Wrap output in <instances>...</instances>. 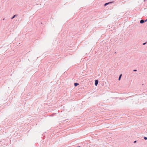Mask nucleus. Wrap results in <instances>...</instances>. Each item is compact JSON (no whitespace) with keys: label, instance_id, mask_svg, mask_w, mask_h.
I'll return each instance as SVG.
<instances>
[{"label":"nucleus","instance_id":"1","mask_svg":"<svg viewBox=\"0 0 147 147\" xmlns=\"http://www.w3.org/2000/svg\"><path fill=\"white\" fill-rule=\"evenodd\" d=\"M98 83V81L97 80H96L95 81V85L96 86H97Z\"/></svg>","mask_w":147,"mask_h":147},{"label":"nucleus","instance_id":"2","mask_svg":"<svg viewBox=\"0 0 147 147\" xmlns=\"http://www.w3.org/2000/svg\"><path fill=\"white\" fill-rule=\"evenodd\" d=\"M145 22L143 20H141L140 21V23L142 24L144 23Z\"/></svg>","mask_w":147,"mask_h":147},{"label":"nucleus","instance_id":"3","mask_svg":"<svg viewBox=\"0 0 147 147\" xmlns=\"http://www.w3.org/2000/svg\"><path fill=\"white\" fill-rule=\"evenodd\" d=\"M79 84L77 83H75L74 84V86H77L79 85Z\"/></svg>","mask_w":147,"mask_h":147},{"label":"nucleus","instance_id":"4","mask_svg":"<svg viewBox=\"0 0 147 147\" xmlns=\"http://www.w3.org/2000/svg\"><path fill=\"white\" fill-rule=\"evenodd\" d=\"M112 3V2H109V3H106L105 4V6L106 5H108V4H109V3Z\"/></svg>","mask_w":147,"mask_h":147},{"label":"nucleus","instance_id":"5","mask_svg":"<svg viewBox=\"0 0 147 147\" xmlns=\"http://www.w3.org/2000/svg\"><path fill=\"white\" fill-rule=\"evenodd\" d=\"M121 75L120 76H119V80H120V78H121Z\"/></svg>","mask_w":147,"mask_h":147},{"label":"nucleus","instance_id":"6","mask_svg":"<svg viewBox=\"0 0 147 147\" xmlns=\"http://www.w3.org/2000/svg\"><path fill=\"white\" fill-rule=\"evenodd\" d=\"M16 16V15H14L13 16V17H12V18H11V19H13L15 17V16Z\"/></svg>","mask_w":147,"mask_h":147},{"label":"nucleus","instance_id":"7","mask_svg":"<svg viewBox=\"0 0 147 147\" xmlns=\"http://www.w3.org/2000/svg\"><path fill=\"white\" fill-rule=\"evenodd\" d=\"M144 139L145 140H146L147 139V137H144Z\"/></svg>","mask_w":147,"mask_h":147},{"label":"nucleus","instance_id":"8","mask_svg":"<svg viewBox=\"0 0 147 147\" xmlns=\"http://www.w3.org/2000/svg\"><path fill=\"white\" fill-rule=\"evenodd\" d=\"M137 71V70H134V71Z\"/></svg>","mask_w":147,"mask_h":147},{"label":"nucleus","instance_id":"9","mask_svg":"<svg viewBox=\"0 0 147 147\" xmlns=\"http://www.w3.org/2000/svg\"><path fill=\"white\" fill-rule=\"evenodd\" d=\"M136 141H135L134 142V143H136Z\"/></svg>","mask_w":147,"mask_h":147},{"label":"nucleus","instance_id":"10","mask_svg":"<svg viewBox=\"0 0 147 147\" xmlns=\"http://www.w3.org/2000/svg\"><path fill=\"white\" fill-rule=\"evenodd\" d=\"M147 21V19L146 20H145L144 21L145 22H146V21Z\"/></svg>","mask_w":147,"mask_h":147},{"label":"nucleus","instance_id":"11","mask_svg":"<svg viewBox=\"0 0 147 147\" xmlns=\"http://www.w3.org/2000/svg\"><path fill=\"white\" fill-rule=\"evenodd\" d=\"M145 44H146L145 43H144L143 44V45H145Z\"/></svg>","mask_w":147,"mask_h":147}]
</instances>
